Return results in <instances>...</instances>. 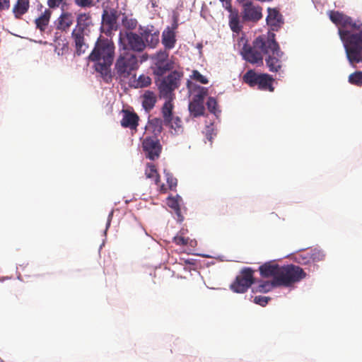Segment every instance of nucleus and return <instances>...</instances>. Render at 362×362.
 I'll list each match as a JSON object with an SVG mask.
<instances>
[{
  "instance_id": "nucleus-30",
  "label": "nucleus",
  "mask_w": 362,
  "mask_h": 362,
  "mask_svg": "<svg viewBox=\"0 0 362 362\" xmlns=\"http://www.w3.org/2000/svg\"><path fill=\"white\" fill-rule=\"evenodd\" d=\"M145 175L146 177L153 179L155 184L158 186L160 185V175L157 172L156 166L152 163H148L145 170Z\"/></svg>"
},
{
  "instance_id": "nucleus-20",
  "label": "nucleus",
  "mask_w": 362,
  "mask_h": 362,
  "mask_svg": "<svg viewBox=\"0 0 362 362\" xmlns=\"http://www.w3.org/2000/svg\"><path fill=\"white\" fill-rule=\"evenodd\" d=\"M267 23L273 31H276L283 25L281 14L275 8H268Z\"/></svg>"
},
{
  "instance_id": "nucleus-28",
  "label": "nucleus",
  "mask_w": 362,
  "mask_h": 362,
  "mask_svg": "<svg viewBox=\"0 0 362 362\" xmlns=\"http://www.w3.org/2000/svg\"><path fill=\"white\" fill-rule=\"evenodd\" d=\"M281 57H278L276 54H268L265 61L266 65L270 71L277 72L281 68Z\"/></svg>"
},
{
  "instance_id": "nucleus-49",
  "label": "nucleus",
  "mask_w": 362,
  "mask_h": 362,
  "mask_svg": "<svg viewBox=\"0 0 362 362\" xmlns=\"http://www.w3.org/2000/svg\"><path fill=\"white\" fill-rule=\"evenodd\" d=\"M197 94L200 95L204 99L208 94V89L205 87H199Z\"/></svg>"
},
{
  "instance_id": "nucleus-41",
  "label": "nucleus",
  "mask_w": 362,
  "mask_h": 362,
  "mask_svg": "<svg viewBox=\"0 0 362 362\" xmlns=\"http://www.w3.org/2000/svg\"><path fill=\"white\" fill-rule=\"evenodd\" d=\"M192 78L196 81H198L202 84H207L209 81L204 76L202 75L198 71L194 70L192 72Z\"/></svg>"
},
{
  "instance_id": "nucleus-5",
  "label": "nucleus",
  "mask_w": 362,
  "mask_h": 362,
  "mask_svg": "<svg viewBox=\"0 0 362 362\" xmlns=\"http://www.w3.org/2000/svg\"><path fill=\"white\" fill-rule=\"evenodd\" d=\"M306 273L299 266L287 264L280 267L279 278L276 279L279 286H291L306 277Z\"/></svg>"
},
{
  "instance_id": "nucleus-26",
  "label": "nucleus",
  "mask_w": 362,
  "mask_h": 362,
  "mask_svg": "<svg viewBox=\"0 0 362 362\" xmlns=\"http://www.w3.org/2000/svg\"><path fill=\"white\" fill-rule=\"evenodd\" d=\"M142 105L144 110L150 112L155 106L157 98L153 91L146 90L142 95Z\"/></svg>"
},
{
  "instance_id": "nucleus-21",
  "label": "nucleus",
  "mask_w": 362,
  "mask_h": 362,
  "mask_svg": "<svg viewBox=\"0 0 362 362\" xmlns=\"http://www.w3.org/2000/svg\"><path fill=\"white\" fill-rule=\"evenodd\" d=\"M166 101L163 105L161 108V113L163 119V122L165 125H170L173 121V111L174 105L173 100L174 98H165Z\"/></svg>"
},
{
  "instance_id": "nucleus-9",
  "label": "nucleus",
  "mask_w": 362,
  "mask_h": 362,
  "mask_svg": "<svg viewBox=\"0 0 362 362\" xmlns=\"http://www.w3.org/2000/svg\"><path fill=\"white\" fill-rule=\"evenodd\" d=\"M255 282L254 270L250 267L243 268L230 285V289L238 293L246 292Z\"/></svg>"
},
{
  "instance_id": "nucleus-17",
  "label": "nucleus",
  "mask_w": 362,
  "mask_h": 362,
  "mask_svg": "<svg viewBox=\"0 0 362 362\" xmlns=\"http://www.w3.org/2000/svg\"><path fill=\"white\" fill-rule=\"evenodd\" d=\"M280 267L278 264L267 262L259 267V271L263 277H273L272 280L277 284L276 279L279 278Z\"/></svg>"
},
{
  "instance_id": "nucleus-10",
  "label": "nucleus",
  "mask_w": 362,
  "mask_h": 362,
  "mask_svg": "<svg viewBox=\"0 0 362 362\" xmlns=\"http://www.w3.org/2000/svg\"><path fill=\"white\" fill-rule=\"evenodd\" d=\"M167 51H160L153 57V74L157 76H163L167 71L173 69V63L168 59Z\"/></svg>"
},
{
  "instance_id": "nucleus-1",
  "label": "nucleus",
  "mask_w": 362,
  "mask_h": 362,
  "mask_svg": "<svg viewBox=\"0 0 362 362\" xmlns=\"http://www.w3.org/2000/svg\"><path fill=\"white\" fill-rule=\"evenodd\" d=\"M329 20L338 27V34L344 44L350 66L362 64V23L339 11H328Z\"/></svg>"
},
{
  "instance_id": "nucleus-47",
  "label": "nucleus",
  "mask_w": 362,
  "mask_h": 362,
  "mask_svg": "<svg viewBox=\"0 0 362 362\" xmlns=\"http://www.w3.org/2000/svg\"><path fill=\"white\" fill-rule=\"evenodd\" d=\"M204 134H205V136L207 139V140L209 141H210L211 144L212 143V140L214 139V136L215 135V134L214 133L213 128L207 127Z\"/></svg>"
},
{
  "instance_id": "nucleus-39",
  "label": "nucleus",
  "mask_w": 362,
  "mask_h": 362,
  "mask_svg": "<svg viewBox=\"0 0 362 362\" xmlns=\"http://www.w3.org/2000/svg\"><path fill=\"white\" fill-rule=\"evenodd\" d=\"M166 181L170 189H173L177 187V180L175 178L171 173H165Z\"/></svg>"
},
{
  "instance_id": "nucleus-40",
  "label": "nucleus",
  "mask_w": 362,
  "mask_h": 362,
  "mask_svg": "<svg viewBox=\"0 0 362 362\" xmlns=\"http://www.w3.org/2000/svg\"><path fill=\"white\" fill-rule=\"evenodd\" d=\"M163 121L160 118H154L151 120L150 124L153 127V131L160 132L163 129Z\"/></svg>"
},
{
  "instance_id": "nucleus-22",
  "label": "nucleus",
  "mask_w": 362,
  "mask_h": 362,
  "mask_svg": "<svg viewBox=\"0 0 362 362\" xmlns=\"http://www.w3.org/2000/svg\"><path fill=\"white\" fill-rule=\"evenodd\" d=\"M74 22V17L69 12H63L57 18L56 28L62 31L69 29Z\"/></svg>"
},
{
  "instance_id": "nucleus-50",
  "label": "nucleus",
  "mask_w": 362,
  "mask_h": 362,
  "mask_svg": "<svg viewBox=\"0 0 362 362\" xmlns=\"http://www.w3.org/2000/svg\"><path fill=\"white\" fill-rule=\"evenodd\" d=\"M204 99L200 95L195 94L192 98V102H196L204 105Z\"/></svg>"
},
{
  "instance_id": "nucleus-14",
  "label": "nucleus",
  "mask_w": 362,
  "mask_h": 362,
  "mask_svg": "<svg viewBox=\"0 0 362 362\" xmlns=\"http://www.w3.org/2000/svg\"><path fill=\"white\" fill-rule=\"evenodd\" d=\"M241 54L245 60L251 64L262 63L263 56L259 49L255 47V40L252 42V45H244Z\"/></svg>"
},
{
  "instance_id": "nucleus-23",
  "label": "nucleus",
  "mask_w": 362,
  "mask_h": 362,
  "mask_svg": "<svg viewBox=\"0 0 362 362\" xmlns=\"http://www.w3.org/2000/svg\"><path fill=\"white\" fill-rule=\"evenodd\" d=\"M52 11L47 8L45 11L35 20L36 28L40 30L41 33L45 32L49 23Z\"/></svg>"
},
{
  "instance_id": "nucleus-12",
  "label": "nucleus",
  "mask_w": 362,
  "mask_h": 362,
  "mask_svg": "<svg viewBox=\"0 0 362 362\" xmlns=\"http://www.w3.org/2000/svg\"><path fill=\"white\" fill-rule=\"evenodd\" d=\"M142 146L146 158L154 160L159 157L161 152V146L156 137L146 136L143 141Z\"/></svg>"
},
{
  "instance_id": "nucleus-8",
  "label": "nucleus",
  "mask_w": 362,
  "mask_h": 362,
  "mask_svg": "<svg viewBox=\"0 0 362 362\" xmlns=\"http://www.w3.org/2000/svg\"><path fill=\"white\" fill-rule=\"evenodd\" d=\"M243 81L250 87L257 86L259 89L273 91V78L267 74H257L254 70L247 71L243 76Z\"/></svg>"
},
{
  "instance_id": "nucleus-4",
  "label": "nucleus",
  "mask_w": 362,
  "mask_h": 362,
  "mask_svg": "<svg viewBox=\"0 0 362 362\" xmlns=\"http://www.w3.org/2000/svg\"><path fill=\"white\" fill-rule=\"evenodd\" d=\"M182 77L183 73L176 70L171 71L166 76H158L156 83L160 97L174 98V91L180 87Z\"/></svg>"
},
{
  "instance_id": "nucleus-46",
  "label": "nucleus",
  "mask_w": 362,
  "mask_h": 362,
  "mask_svg": "<svg viewBox=\"0 0 362 362\" xmlns=\"http://www.w3.org/2000/svg\"><path fill=\"white\" fill-rule=\"evenodd\" d=\"M254 301L257 304H259L262 306H264L268 303V298L265 296H255Z\"/></svg>"
},
{
  "instance_id": "nucleus-6",
  "label": "nucleus",
  "mask_w": 362,
  "mask_h": 362,
  "mask_svg": "<svg viewBox=\"0 0 362 362\" xmlns=\"http://www.w3.org/2000/svg\"><path fill=\"white\" fill-rule=\"evenodd\" d=\"M119 44L123 49L134 52H143L146 49V43L141 34L132 31L119 33Z\"/></svg>"
},
{
  "instance_id": "nucleus-42",
  "label": "nucleus",
  "mask_w": 362,
  "mask_h": 362,
  "mask_svg": "<svg viewBox=\"0 0 362 362\" xmlns=\"http://www.w3.org/2000/svg\"><path fill=\"white\" fill-rule=\"evenodd\" d=\"M74 2L81 8H90L93 6V0H74Z\"/></svg>"
},
{
  "instance_id": "nucleus-32",
  "label": "nucleus",
  "mask_w": 362,
  "mask_h": 362,
  "mask_svg": "<svg viewBox=\"0 0 362 362\" xmlns=\"http://www.w3.org/2000/svg\"><path fill=\"white\" fill-rule=\"evenodd\" d=\"M348 82L354 86L362 87V71H355L348 76Z\"/></svg>"
},
{
  "instance_id": "nucleus-38",
  "label": "nucleus",
  "mask_w": 362,
  "mask_h": 362,
  "mask_svg": "<svg viewBox=\"0 0 362 362\" xmlns=\"http://www.w3.org/2000/svg\"><path fill=\"white\" fill-rule=\"evenodd\" d=\"M217 105V101L214 98L209 97L208 98V100L206 102V106L210 112L214 115H216L217 112H219L220 111L218 110Z\"/></svg>"
},
{
  "instance_id": "nucleus-3",
  "label": "nucleus",
  "mask_w": 362,
  "mask_h": 362,
  "mask_svg": "<svg viewBox=\"0 0 362 362\" xmlns=\"http://www.w3.org/2000/svg\"><path fill=\"white\" fill-rule=\"evenodd\" d=\"M139 58L140 59L139 60L136 54L129 52L120 54L115 64V69L117 74L120 78H128L132 71L139 69V62L141 63L148 59V55L144 54Z\"/></svg>"
},
{
  "instance_id": "nucleus-18",
  "label": "nucleus",
  "mask_w": 362,
  "mask_h": 362,
  "mask_svg": "<svg viewBox=\"0 0 362 362\" xmlns=\"http://www.w3.org/2000/svg\"><path fill=\"white\" fill-rule=\"evenodd\" d=\"M93 25L91 15L90 13H81L77 15L76 17V25L74 27V30L79 31L86 32L88 33H90V27Z\"/></svg>"
},
{
  "instance_id": "nucleus-36",
  "label": "nucleus",
  "mask_w": 362,
  "mask_h": 362,
  "mask_svg": "<svg viewBox=\"0 0 362 362\" xmlns=\"http://www.w3.org/2000/svg\"><path fill=\"white\" fill-rule=\"evenodd\" d=\"M311 255L312 263H316L320 261H323L325 257V255L321 250L315 248L310 250Z\"/></svg>"
},
{
  "instance_id": "nucleus-16",
  "label": "nucleus",
  "mask_w": 362,
  "mask_h": 362,
  "mask_svg": "<svg viewBox=\"0 0 362 362\" xmlns=\"http://www.w3.org/2000/svg\"><path fill=\"white\" fill-rule=\"evenodd\" d=\"M140 34L146 43V47H150L154 48L159 42V32L153 31L149 27L140 28Z\"/></svg>"
},
{
  "instance_id": "nucleus-27",
  "label": "nucleus",
  "mask_w": 362,
  "mask_h": 362,
  "mask_svg": "<svg viewBox=\"0 0 362 362\" xmlns=\"http://www.w3.org/2000/svg\"><path fill=\"white\" fill-rule=\"evenodd\" d=\"M181 201L182 198L178 195L176 197H169L167 199V205L175 211L177 216V219L179 221H183V216L180 209Z\"/></svg>"
},
{
  "instance_id": "nucleus-35",
  "label": "nucleus",
  "mask_w": 362,
  "mask_h": 362,
  "mask_svg": "<svg viewBox=\"0 0 362 362\" xmlns=\"http://www.w3.org/2000/svg\"><path fill=\"white\" fill-rule=\"evenodd\" d=\"M279 286V285L276 284L274 283V281H266L262 283H261L258 288H257V291L261 293H267L269 291H271L274 287Z\"/></svg>"
},
{
  "instance_id": "nucleus-24",
  "label": "nucleus",
  "mask_w": 362,
  "mask_h": 362,
  "mask_svg": "<svg viewBox=\"0 0 362 362\" xmlns=\"http://www.w3.org/2000/svg\"><path fill=\"white\" fill-rule=\"evenodd\" d=\"M30 8L29 0H17L13 7V13L16 19H21Z\"/></svg>"
},
{
  "instance_id": "nucleus-11",
  "label": "nucleus",
  "mask_w": 362,
  "mask_h": 362,
  "mask_svg": "<svg viewBox=\"0 0 362 362\" xmlns=\"http://www.w3.org/2000/svg\"><path fill=\"white\" fill-rule=\"evenodd\" d=\"M90 33L73 29L71 34L72 44L75 48V54L80 56L84 54L89 47L87 37Z\"/></svg>"
},
{
  "instance_id": "nucleus-31",
  "label": "nucleus",
  "mask_w": 362,
  "mask_h": 362,
  "mask_svg": "<svg viewBox=\"0 0 362 362\" xmlns=\"http://www.w3.org/2000/svg\"><path fill=\"white\" fill-rule=\"evenodd\" d=\"M189 110L193 117H197L204 115V106L203 104L191 101L189 104Z\"/></svg>"
},
{
  "instance_id": "nucleus-52",
  "label": "nucleus",
  "mask_w": 362,
  "mask_h": 362,
  "mask_svg": "<svg viewBox=\"0 0 362 362\" xmlns=\"http://www.w3.org/2000/svg\"><path fill=\"white\" fill-rule=\"evenodd\" d=\"M240 3H243V4L245 2L249 1L248 0H238Z\"/></svg>"
},
{
  "instance_id": "nucleus-43",
  "label": "nucleus",
  "mask_w": 362,
  "mask_h": 362,
  "mask_svg": "<svg viewBox=\"0 0 362 362\" xmlns=\"http://www.w3.org/2000/svg\"><path fill=\"white\" fill-rule=\"evenodd\" d=\"M230 26L233 32H238L240 30L239 20L237 16L231 18L230 20Z\"/></svg>"
},
{
  "instance_id": "nucleus-34",
  "label": "nucleus",
  "mask_w": 362,
  "mask_h": 362,
  "mask_svg": "<svg viewBox=\"0 0 362 362\" xmlns=\"http://www.w3.org/2000/svg\"><path fill=\"white\" fill-rule=\"evenodd\" d=\"M122 25L127 29L130 30H133L136 29L138 22L136 19L133 18H129L127 16H124L122 20Z\"/></svg>"
},
{
  "instance_id": "nucleus-19",
  "label": "nucleus",
  "mask_w": 362,
  "mask_h": 362,
  "mask_svg": "<svg viewBox=\"0 0 362 362\" xmlns=\"http://www.w3.org/2000/svg\"><path fill=\"white\" fill-rule=\"evenodd\" d=\"M123 117L121 120V125L124 128H129L132 130H136L139 125V116L133 112L127 110H122Z\"/></svg>"
},
{
  "instance_id": "nucleus-2",
  "label": "nucleus",
  "mask_w": 362,
  "mask_h": 362,
  "mask_svg": "<svg viewBox=\"0 0 362 362\" xmlns=\"http://www.w3.org/2000/svg\"><path fill=\"white\" fill-rule=\"evenodd\" d=\"M115 46L112 39L100 35L88 55V60L94 62L95 70L108 82L112 79L110 67L114 61Z\"/></svg>"
},
{
  "instance_id": "nucleus-37",
  "label": "nucleus",
  "mask_w": 362,
  "mask_h": 362,
  "mask_svg": "<svg viewBox=\"0 0 362 362\" xmlns=\"http://www.w3.org/2000/svg\"><path fill=\"white\" fill-rule=\"evenodd\" d=\"M189 238L183 235V233L180 231V235L173 238V242L179 246H185L189 244Z\"/></svg>"
},
{
  "instance_id": "nucleus-51",
  "label": "nucleus",
  "mask_w": 362,
  "mask_h": 362,
  "mask_svg": "<svg viewBox=\"0 0 362 362\" xmlns=\"http://www.w3.org/2000/svg\"><path fill=\"white\" fill-rule=\"evenodd\" d=\"M166 191H167V189L165 187V185L163 184L160 185V192H162V193H165Z\"/></svg>"
},
{
  "instance_id": "nucleus-33",
  "label": "nucleus",
  "mask_w": 362,
  "mask_h": 362,
  "mask_svg": "<svg viewBox=\"0 0 362 362\" xmlns=\"http://www.w3.org/2000/svg\"><path fill=\"white\" fill-rule=\"evenodd\" d=\"M311 255L310 251L303 252L296 255V261L303 265H308L312 264Z\"/></svg>"
},
{
  "instance_id": "nucleus-29",
  "label": "nucleus",
  "mask_w": 362,
  "mask_h": 362,
  "mask_svg": "<svg viewBox=\"0 0 362 362\" xmlns=\"http://www.w3.org/2000/svg\"><path fill=\"white\" fill-rule=\"evenodd\" d=\"M134 77L132 86L135 88H146L151 84V78L146 74H141L137 78H136V75H134Z\"/></svg>"
},
{
  "instance_id": "nucleus-25",
  "label": "nucleus",
  "mask_w": 362,
  "mask_h": 362,
  "mask_svg": "<svg viewBox=\"0 0 362 362\" xmlns=\"http://www.w3.org/2000/svg\"><path fill=\"white\" fill-rule=\"evenodd\" d=\"M162 43L166 49H173L176 43L175 33L169 28L162 34Z\"/></svg>"
},
{
  "instance_id": "nucleus-44",
  "label": "nucleus",
  "mask_w": 362,
  "mask_h": 362,
  "mask_svg": "<svg viewBox=\"0 0 362 362\" xmlns=\"http://www.w3.org/2000/svg\"><path fill=\"white\" fill-rule=\"evenodd\" d=\"M65 0H48L47 5L50 8H58L60 5H64Z\"/></svg>"
},
{
  "instance_id": "nucleus-45",
  "label": "nucleus",
  "mask_w": 362,
  "mask_h": 362,
  "mask_svg": "<svg viewBox=\"0 0 362 362\" xmlns=\"http://www.w3.org/2000/svg\"><path fill=\"white\" fill-rule=\"evenodd\" d=\"M169 126L175 129H180L182 127V121L178 117L173 116L172 123Z\"/></svg>"
},
{
  "instance_id": "nucleus-13",
  "label": "nucleus",
  "mask_w": 362,
  "mask_h": 362,
  "mask_svg": "<svg viewBox=\"0 0 362 362\" xmlns=\"http://www.w3.org/2000/svg\"><path fill=\"white\" fill-rule=\"evenodd\" d=\"M117 18L115 11H109L106 8L103 10L101 30L107 36H110L112 32L117 30Z\"/></svg>"
},
{
  "instance_id": "nucleus-15",
  "label": "nucleus",
  "mask_w": 362,
  "mask_h": 362,
  "mask_svg": "<svg viewBox=\"0 0 362 362\" xmlns=\"http://www.w3.org/2000/svg\"><path fill=\"white\" fill-rule=\"evenodd\" d=\"M243 18L245 21L257 22L262 18V7L247 1L243 4Z\"/></svg>"
},
{
  "instance_id": "nucleus-48",
  "label": "nucleus",
  "mask_w": 362,
  "mask_h": 362,
  "mask_svg": "<svg viewBox=\"0 0 362 362\" xmlns=\"http://www.w3.org/2000/svg\"><path fill=\"white\" fill-rule=\"evenodd\" d=\"M10 7V0H0V11L7 10Z\"/></svg>"
},
{
  "instance_id": "nucleus-7",
  "label": "nucleus",
  "mask_w": 362,
  "mask_h": 362,
  "mask_svg": "<svg viewBox=\"0 0 362 362\" xmlns=\"http://www.w3.org/2000/svg\"><path fill=\"white\" fill-rule=\"evenodd\" d=\"M255 47L259 48L262 54H276L278 57H282L284 53L281 51L278 42L275 40V34L272 32H268L265 35H262L255 38Z\"/></svg>"
}]
</instances>
